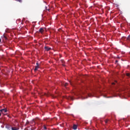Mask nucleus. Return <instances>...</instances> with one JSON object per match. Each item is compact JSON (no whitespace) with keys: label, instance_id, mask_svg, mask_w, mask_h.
I'll return each mask as SVG.
<instances>
[{"label":"nucleus","instance_id":"1","mask_svg":"<svg viewBox=\"0 0 130 130\" xmlns=\"http://www.w3.org/2000/svg\"><path fill=\"white\" fill-rule=\"evenodd\" d=\"M0 112H1L2 114H5V113H6V112H8V110L7 109V108L1 109Z\"/></svg>","mask_w":130,"mask_h":130},{"label":"nucleus","instance_id":"2","mask_svg":"<svg viewBox=\"0 0 130 130\" xmlns=\"http://www.w3.org/2000/svg\"><path fill=\"white\" fill-rule=\"evenodd\" d=\"M6 128H7L8 130H11L12 129V126L7 124L5 126Z\"/></svg>","mask_w":130,"mask_h":130},{"label":"nucleus","instance_id":"3","mask_svg":"<svg viewBox=\"0 0 130 130\" xmlns=\"http://www.w3.org/2000/svg\"><path fill=\"white\" fill-rule=\"evenodd\" d=\"M39 31L41 33V34H43V32H44V29L43 28H40Z\"/></svg>","mask_w":130,"mask_h":130},{"label":"nucleus","instance_id":"4","mask_svg":"<svg viewBox=\"0 0 130 130\" xmlns=\"http://www.w3.org/2000/svg\"><path fill=\"white\" fill-rule=\"evenodd\" d=\"M45 49L47 51H49V50H51V48L48 47L47 46H45Z\"/></svg>","mask_w":130,"mask_h":130},{"label":"nucleus","instance_id":"5","mask_svg":"<svg viewBox=\"0 0 130 130\" xmlns=\"http://www.w3.org/2000/svg\"><path fill=\"white\" fill-rule=\"evenodd\" d=\"M11 130H19V128H17V127H12Z\"/></svg>","mask_w":130,"mask_h":130},{"label":"nucleus","instance_id":"6","mask_svg":"<svg viewBox=\"0 0 130 130\" xmlns=\"http://www.w3.org/2000/svg\"><path fill=\"white\" fill-rule=\"evenodd\" d=\"M126 41H127V42H130V36H128L127 37V38L126 39Z\"/></svg>","mask_w":130,"mask_h":130},{"label":"nucleus","instance_id":"7","mask_svg":"<svg viewBox=\"0 0 130 130\" xmlns=\"http://www.w3.org/2000/svg\"><path fill=\"white\" fill-rule=\"evenodd\" d=\"M77 128H78V126H77V125H73V129L76 130V129H77Z\"/></svg>","mask_w":130,"mask_h":130},{"label":"nucleus","instance_id":"8","mask_svg":"<svg viewBox=\"0 0 130 130\" xmlns=\"http://www.w3.org/2000/svg\"><path fill=\"white\" fill-rule=\"evenodd\" d=\"M126 37H122L121 39L123 41H126Z\"/></svg>","mask_w":130,"mask_h":130},{"label":"nucleus","instance_id":"9","mask_svg":"<svg viewBox=\"0 0 130 130\" xmlns=\"http://www.w3.org/2000/svg\"><path fill=\"white\" fill-rule=\"evenodd\" d=\"M39 68V66H36L35 69L34 70L35 72H36V71H37V70H38Z\"/></svg>","mask_w":130,"mask_h":130},{"label":"nucleus","instance_id":"10","mask_svg":"<svg viewBox=\"0 0 130 130\" xmlns=\"http://www.w3.org/2000/svg\"><path fill=\"white\" fill-rule=\"evenodd\" d=\"M108 121H109V120L107 119V120H106L105 121V123H108Z\"/></svg>","mask_w":130,"mask_h":130},{"label":"nucleus","instance_id":"11","mask_svg":"<svg viewBox=\"0 0 130 130\" xmlns=\"http://www.w3.org/2000/svg\"><path fill=\"white\" fill-rule=\"evenodd\" d=\"M16 2H19V3H22V0H16Z\"/></svg>","mask_w":130,"mask_h":130},{"label":"nucleus","instance_id":"12","mask_svg":"<svg viewBox=\"0 0 130 130\" xmlns=\"http://www.w3.org/2000/svg\"><path fill=\"white\" fill-rule=\"evenodd\" d=\"M126 75L127 77H129V76H130L129 73H126Z\"/></svg>","mask_w":130,"mask_h":130},{"label":"nucleus","instance_id":"13","mask_svg":"<svg viewBox=\"0 0 130 130\" xmlns=\"http://www.w3.org/2000/svg\"><path fill=\"white\" fill-rule=\"evenodd\" d=\"M3 37L5 39H7V37L5 35H3Z\"/></svg>","mask_w":130,"mask_h":130},{"label":"nucleus","instance_id":"14","mask_svg":"<svg viewBox=\"0 0 130 130\" xmlns=\"http://www.w3.org/2000/svg\"><path fill=\"white\" fill-rule=\"evenodd\" d=\"M67 85H68V83H65L64 84V87H67Z\"/></svg>","mask_w":130,"mask_h":130},{"label":"nucleus","instance_id":"15","mask_svg":"<svg viewBox=\"0 0 130 130\" xmlns=\"http://www.w3.org/2000/svg\"><path fill=\"white\" fill-rule=\"evenodd\" d=\"M37 67H39V63H38V62L36 63Z\"/></svg>","mask_w":130,"mask_h":130},{"label":"nucleus","instance_id":"16","mask_svg":"<svg viewBox=\"0 0 130 130\" xmlns=\"http://www.w3.org/2000/svg\"><path fill=\"white\" fill-rule=\"evenodd\" d=\"M61 62L63 63V62H64V61H63V60H61Z\"/></svg>","mask_w":130,"mask_h":130},{"label":"nucleus","instance_id":"17","mask_svg":"<svg viewBox=\"0 0 130 130\" xmlns=\"http://www.w3.org/2000/svg\"><path fill=\"white\" fill-rule=\"evenodd\" d=\"M112 85H115V83L113 82V83H112Z\"/></svg>","mask_w":130,"mask_h":130},{"label":"nucleus","instance_id":"18","mask_svg":"<svg viewBox=\"0 0 130 130\" xmlns=\"http://www.w3.org/2000/svg\"><path fill=\"white\" fill-rule=\"evenodd\" d=\"M71 100H74V99H73V98H71Z\"/></svg>","mask_w":130,"mask_h":130},{"label":"nucleus","instance_id":"19","mask_svg":"<svg viewBox=\"0 0 130 130\" xmlns=\"http://www.w3.org/2000/svg\"><path fill=\"white\" fill-rule=\"evenodd\" d=\"M0 116H2V113H0Z\"/></svg>","mask_w":130,"mask_h":130},{"label":"nucleus","instance_id":"20","mask_svg":"<svg viewBox=\"0 0 130 130\" xmlns=\"http://www.w3.org/2000/svg\"><path fill=\"white\" fill-rule=\"evenodd\" d=\"M118 61L117 60H116V62H118Z\"/></svg>","mask_w":130,"mask_h":130},{"label":"nucleus","instance_id":"21","mask_svg":"<svg viewBox=\"0 0 130 130\" xmlns=\"http://www.w3.org/2000/svg\"><path fill=\"white\" fill-rule=\"evenodd\" d=\"M88 96H89V97H91V95H90V94H88Z\"/></svg>","mask_w":130,"mask_h":130},{"label":"nucleus","instance_id":"22","mask_svg":"<svg viewBox=\"0 0 130 130\" xmlns=\"http://www.w3.org/2000/svg\"><path fill=\"white\" fill-rule=\"evenodd\" d=\"M62 66H63V67H64L65 65H64V64H63Z\"/></svg>","mask_w":130,"mask_h":130},{"label":"nucleus","instance_id":"23","mask_svg":"<svg viewBox=\"0 0 130 130\" xmlns=\"http://www.w3.org/2000/svg\"><path fill=\"white\" fill-rule=\"evenodd\" d=\"M1 41H2V40L0 39V42H1Z\"/></svg>","mask_w":130,"mask_h":130},{"label":"nucleus","instance_id":"24","mask_svg":"<svg viewBox=\"0 0 130 130\" xmlns=\"http://www.w3.org/2000/svg\"><path fill=\"white\" fill-rule=\"evenodd\" d=\"M44 128H45V129H46V127H45Z\"/></svg>","mask_w":130,"mask_h":130},{"label":"nucleus","instance_id":"25","mask_svg":"<svg viewBox=\"0 0 130 130\" xmlns=\"http://www.w3.org/2000/svg\"><path fill=\"white\" fill-rule=\"evenodd\" d=\"M54 98H55V96H53Z\"/></svg>","mask_w":130,"mask_h":130}]
</instances>
